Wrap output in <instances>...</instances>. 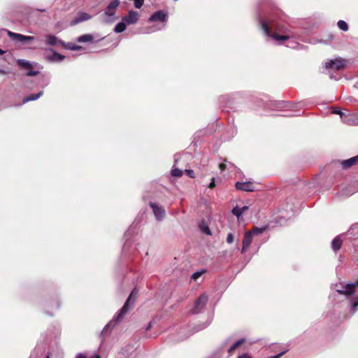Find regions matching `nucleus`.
Wrapping results in <instances>:
<instances>
[{"label":"nucleus","instance_id":"nucleus-7","mask_svg":"<svg viewBox=\"0 0 358 358\" xmlns=\"http://www.w3.org/2000/svg\"><path fill=\"white\" fill-rule=\"evenodd\" d=\"M139 18V15L136 11L129 10L126 16L122 18V20L127 24H133L137 22Z\"/></svg>","mask_w":358,"mask_h":358},{"label":"nucleus","instance_id":"nucleus-6","mask_svg":"<svg viewBox=\"0 0 358 358\" xmlns=\"http://www.w3.org/2000/svg\"><path fill=\"white\" fill-rule=\"evenodd\" d=\"M208 300V297L206 294L199 296L195 302L194 307L192 311V313L197 314L200 313L206 306Z\"/></svg>","mask_w":358,"mask_h":358},{"label":"nucleus","instance_id":"nucleus-26","mask_svg":"<svg viewBox=\"0 0 358 358\" xmlns=\"http://www.w3.org/2000/svg\"><path fill=\"white\" fill-rule=\"evenodd\" d=\"M337 25L338 27H339L340 29H341L342 31H346L348 30V24L343 21V20H339L338 22H337Z\"/></svg>","mask_w":358,"mask_h":358},{"label":"nucleus","instance_id":"nucleus-9","mask_svg":"<svg viewBox=\"0 0 358 358\" xmlns=\"http://www.w3.org/2000/svg\"><path fill=\"white\" fill-rule=\"evenodd\" d=\"M345 66V61L341 59H331L329 62H327L324 64L326 69H329L331 67L335 66L337 70H340L343 69Z\"/></svg>","mask_w":358,"mask_h":358},{"label":"nucleus","instance_id":"nucleus-33","mask_svg":"<svg viewBox=\"0 0 358 358\" xmlns=\"http://www.w3.org/2000/svg\"><path fill=\"white\" fill-rule=\"evenodd\" d=\"M234 237L232 233H229L227 236L226 241L228 244H231L234 242Z\"/></svg>","mask_w":358,"mask_h":358},{"label":"nucleus","instance_id":"nucleus-18","mask_svg":"<svg viewBox=\"0 0 358 358\" xmlns=\"http://www.w3.org/2000/svg\"><path fill=\"white\" fill-rule=\"evenodd\" d=\"M194 332L187 329V328H181L179 331V338L178 341H182L188 338L191 336Z\"/></svg>","mask_w":358,"mask_h":358},{"label":"nucleus","instance_id":"nucleus-20","mask_svg":"<svg viewBox=\"0 0 358 358\" xmlns=\"http://www.w3.org/2000/svg\"><path fill=\"white\" fill-rule=\"evenodd\" d=\"M17 63L20 67L25 69H30L33 68L32 64L29 61L25 60V59H18L17 61Z\"/></svg>","mask_w":358,"mask_h":358},{"label":"nucleus","instance_id":"nucleus-4","mask_svg":"<svg viewBox=\"0 0 358 358\" xmlns=\"http://www.w3.org/2000/svg\"><path fill=\"white\" fill-rule=\"evenodd\" d=\"M120 5V1L119 0H113L108 6L104 10V15L108 17V19L105 20L106 22H111L113 21V19L112 18L116 12V10Z\"/></svg>","mask_w":358,"mask_h":358},{"label":"nucleus","instance_id":"nucleus-30","mask_svg":"<svg viewBox=\"0 0 358 358\" xmlns=\"http://www.w3.org/2000/svg\"><path fill=\"white\" fill-rule=\"evenodd\" d=\"M64 47L66 48L72 50H80L81 48L80 46L76 45H73V44H71V43L65 44V46H64Z\"/></svg>","mask_w":358,"mask_h":358},{"label":"nucleus","instance_id":"nucleus-13","mask_svg":"<svg viewBox=\"0 0 358 358\" xmlns=\"http://www.w3.org/2000/svg\"><path fill=\"white\" fill-rule=\"evenodd\" d=\"M45 43L52 46H57L58 45H61L62 46H65V43L62 41L59 40L57 37L53 35H46L45 36Z\"/></svg>","mask_w":358,"mask_h":358},{"label":"nucleus","instance_id":"nucleus-50","mask_svg":"<svg viewBox=\"0 0 358 358\" xmlns=\"http://www.w3.org/2000/svg\"><path fill=\"white\" fill-rule=\"evenodd\" d=\"M29 358H36V357L31 356Z\"/></svg>","mask_w":358,"mask_h":358},{"label":"nucleus","instance_id":"nucleus-52","mask_svg":"<svg viewBox=\"0 0 358 358\" xmlns=\"http://www.w3.org/2000/svg\"><path fill=\"white\" fill-rule=\"evenodd\" d=\"M357 285H358V282H357Z\"/></svg>","mask_w":358,"mask_h":358},{"label":"nucleus","instance_id":"nucleus-43","mask_svg":"<svg viewBox=\"0 0 358 358\" xmlns=\"http://www.w3.org/2000/svg\"><path fill=\"white\" fill-rule=\"evenodd\" d=\"M76 358H86V356L84 354H78Z\"/></svg>","mask_w":358,"mask_h":358},{"label":"nucleus","instance_id":"nucleus-8","mask_svg":"<svg viewBox=\"0 0 358 358\" xmlns=\"http://www.w3.org/2000/svg\"><path fill=\"white\" fill-rule=\"evenodd\" d=\"M341 120L349 125H357V121L356 119V115L351 113L341 114Z\"/></svg>","mask_w":358,"mask_h":358},{"label":"nucleus","instance_id":"nucleus-39","mask_svg":"<svg viewBox=\"0 0 358 358\" xmlns=\"http://www.w3.org/2000/svg\"><path fill=\"white\" fill-rule=\"evenodd\" d=\"M215 186V179L213 178L211 182L209 184L208 187L213 189Z\"/></svg>","mask_w":358,"mask_h":358},{"label":"nucleus","instance_id":"nucleus-45","mask_svg":"<svg viewBox=\"0 0 358 358\" xmlns=\"http://www.w3.org/2000/svg\"><path fill=\"white\" fill-rule=\"evenodd\" d=\"M208 325V324H206V325H204V326H203V327H201L198 328V329L196 330V331H199V330H201V329H203L206 328ZM194 332H195V331H194Z\"/></svg>","mask_w":358,"mask_h":358},{"label":"nucleus","instance_id":"nucleus-3","mask_svg":"<svg viewBox=\"0 0 358 358\" xmlns=\"http://www.w3.org/2000/svg\"><path fill=\"white\" fill-rule=\"evenodd\" d=\"M6 32L9 38L15 43L24 44L25 43L30 42L34 40V36H24L20 34L14 33L9 30H6Z\"/></svg>","mask_w":358,"mask_h":358},{"label":"nucleus","instance_id":"nucleus-25","mask_svg":"<svg viewBox=\"0 0 358 358\" xmlns=\"http://www.w3.org/2000/svg\"><path fill=\"white\" fill-rule=\"evenodd\" d=\"M219 168L220 169V171H224L225 169H231V168H233V164L230 162H228L226 159L224 160V162L223 163H220L219 164Z\"/></svg>","mask_w":358,"mask_h":358},{"label":"nucleus","instance_id":"nucleus-47","mask_svg":"<svg viewBox=\"0 0 358 358\" xmlns=\"http://www.w3.org/2000/svg\"><path fill=\"white\" fill-rule=\"evenodd\" d=\"M40 12H45V9H38Z\"/></svg>","mask_w":358,"mask_h":358},{"label":"nucleus","instance_id":"nucleus-48","mask_svg":"<svg viewBox=\"0 0 358 358\" xmlns=\"http://www.w3.org/2000/svg\"><path fill=\"white\" fill-rule=\"evenodd\" d=\"M355 115H356V119H357V125H358V113H355Z\"/></svg>","mask_w":358,"mask_h":358},{"label":"nucleus","instance_id":"nucleus-14","mask_svg":"<svg viewBox=\"0 0 358 358\" xmlns=\"http://www.w3.org/2000/svg\"><path fill=\"white\" fill-rule=\"evenodd\" d=\"M356 287V284L355 283H348L346 285H345L343 289H337L336 291L342 294H345L347 296L351 295L355 292V288Z\"/></svg>","mask_w":358,"mask_h":358},{"label":"nucleus","instance_id":"nucleus-37","mask_svg":"<svg viewBox=\"0 0 358 358\" xmlns=\"http://www.w3.org/2000/svg\"><path fill=\"white\" fill-rule=\"evenodd\" d=\"M237 358H252V356L248 353H244L240 356H238Z\"/></svg>","mask_w":358,"mask_h":358},{"label":"nucleus","instance_id":"nucleus-32","mask_svg":"<svg viewBox=\"0 0 358 358\" xmlns=\"http://www.w3.org/2000/svg\"><path fill=\"white\" fill-rule=\"evenodd\" d=\"M232 213L238 218L242 215L241 208L236 206L232 209Z\"/></svg>","mask_w":358,"mask_h":358},{"label":"nucleus","instance_id":"nucleus-15","mask_svg":"<svg viewBox=\"0 0 358 358\" xmlns=\"http://www.w3.org/2000/svg\"><path fill=\"white\" fill-rule=\"evenodd\" d=\"M357 163H358V155L351 157L348 159L341 161V165L343 169H348Z\"/></svg>","mask_w":358,"mask_h":358},{"label":"nucleus","instance_id":"nucleus-10","mask_svg":"<svg viewBox=\"0 0 358 358\" xmlns=\"http://www.w3.org/2000/svg\"><path fill=\"white\" fill-rule=\"evenodd\" d=\"M149 20L150 22L159 21L165 23L167 20V15L163 10H159L152 14Z\"/></svg>","mask_w":358,"mask_h":358},{"label":"nucleus","instance_id":"nucleus-24","mask_svg":"<svg viewBox=\"0 0 358 358\" xmlns=\"http://www.w3.org/2000/svg\"><path fill=\"white\" fill-rule=\"evenodd\" d=\"M245 340L244 338H241L237 341H236L229 349L228 352L229 354L233 353V352L235 351V350L240 346L241 344L245 343Z\"/></svg>","mask_w":358,"mask_h":358},{"label":"nucleus","instance_id":"nucleus-51","mask_svg":"<svg viewBox=\"0 0 358 358\" xmlns=\"http://www.w3.org/2000/svg\"><path fill=\"white\" fill-rule=\"evenodd\" d=\"M46 358H48V357H47Z\"/></svg>","mask_w":358,"mask_h":358},{"label":"nucleus","instance_id":"nucleus-16","mask_svg":"<svg viewBox=\"0 0 358 358\" xmlns=\"http://www.w3.org/2000/svg\"><path fill=\"white\" fill-rule=\"evenodd\" d=\"M343 243V241L341 239V236H337L335 238L333 239L331 242V248L334 252H336L340 250Z\"/></svg>","mask_w":358,"mask_h":358},{"label":"nucleus","instance_id":"nucleus-38","mask_svg":"<svg viewBox=\"0 0 358 358\" xmlns=\"http://www.w3.org/2000/svg\"><path fill=\"white\" fill-rule=\"evenodd\" d=\"M334 114H338L341 116V114H344L345 113L342 112L341 110L338 109H334L332 112Z\"/></svg>","mask_w":358,"mask_h":358},{"label":"nucleus","instance_id":"nucleus-31","mask_svg":"<svg viewBox=\"0 0 358 358\" xmlns=\"http://www.w3.org/2000/svg\"><path fill=\"white\" fill-rule=\"evenodd\" d=\"M182 174V171L179 169H173L171 170V175L175 177H180Z\"/></svg>","mask_w":358,"mask_h":358},{"label":"nucleus","instance_id":"nucleus-46","mask_svg":"<svg viewBox=\"0 0 358 358\" xmlns=\"http://www.w3.org/2000/svg\"><path fill=\"white\" fill-rule=\"evenodd\" d=\"M91 358H100L99 356L95 355L94 356H92Z\"/></svg>","mask_w":358,"mask_h":358},{"label":"nucleus","instance_id":"nucleus-12","mask_svg":"<svg viewBox=\"0 0 358 358\" xmlns=\"http://www.w3.org/2000/svg\"><path fill=\"white\" fill-rule=\"evenodd\" d=\"M236 187L238 190L245 192H253L255 191V187L251 182H237L236 183Z\"/></svg>","mask_w":358,"mask_h":358},{"label":"nucleus","instance_id":"nucleus-41","mask_svg":"<svg viewBox=\"0 0 358 358\" xmlns=\"http://www.w3.org/2000/svg\"><path fill=\"white\" fill-rule=\"evenodd\" d=\"M154 323V321H151L149 322V324H148V327L146 328L147 330H149L151 329V327H152V324Z\"/></svg>","mask_w":358,"mask_h":358},{"label":"nucleus","instance_id":"nucleus-1","mask_svg":"<svg viewBox=\"0 0 358 358\" xmlns=\"http://www.w3.org/2000/svg\"><path fill=\"white\" fill-rule=\"evenodd\" d=\"M259 23L264 34L275 41H286L295 36L289 29L273 20H260Z\"/></svg>","mask_w":358,"mask_h":358},{"label":"nucleus","instance_id":"nucleus-29","mask_svg":"<svg viewBox=\"0 0 358 358\" xmlns=\"http://www.w3.org/2000/svg\"><path fill=\"white\" fill-rule=\"evenodd\" d=\"M205 273V271L204 270H201V271H198L195 273H194L192 276H191V278L192 280H197L199 277H201L203 273Z\"/></svg>","mask_w":358,"mask_h":358},{"label":"nucleus","instance_id":"nucleus-22","mask_svg":"<svg viewBox=\"0 0 358 358\" xmlns=\"http://www.w3.org/2000/svg\"><path fill=\"white\" fill-rule=\"evenodd\" d=\"M64 57V55L54 51L52 55L50 57V59L52 62H62Z\"/></svg>","mask_w":358,"mask_h":358},{"label":"nucleus","instance_id":"nucleus-27","mask_svg":"<svg viewBox=\"0 0 358 358\" xmlns=\"http://www.w3.org/2000/svg\"><path fill=\"white\" fill-rule=\"evenodd\" d=\"M266 228V227H260V228L255 227L252 230L249 231V232H252V235L261 234H262L265 231Z\"/></svg>","mask_w":358,"mask_h":358},{"label":"nucleus","instance_id":"nucleus-11","mask_svg":"<svg viewBox=\"0 0 358 358\" xmlns=\"http://www.w3.org/2000/svg\"><path fill=\"white\" fill-rule=\"evenodd\" d=\"M252 232L247 231L243 237V247L241 250V253H245L248 249L249 248L250 245H251L252 242Z\"/></svg>","mask_w":358,"mask_h":358},{"label":"nucleus","instance_id":"nucleus-36","mask_svg":"<svg viewBox=\"0 0 358 358\" xmlns=\"http://www.w3.org/2000/svg\"><path fill=\"white\" fill-rule=\"evenodd\" d=\"M186 172L187 173V175L192 178H194V171L192 170H186Z\"/></svg>","mask_w":358,"mask_h":358},{"label":"nucleus","instance_id":"nucleus-49","mask_svg":"<svg viewBox=\"0 0 358 358\" xmlns=\"http://www.w3.org/2000/svg\"><path fill=\"white\" fill-rule=\"evenodd\" d=\"M4 52V51L1 49H0V54L2 55Z\"/></svg>","mask_w":358,"mask_h":358},{"label":"nucleus","instance_id":"nucleus-34","mask_svg":"<svg viewBox=\"0 0 358 358\" xmlns=\"http://www.w3.org/2000/svg\"><path fill=\"white\" fill-rule=\"evenodd\" d=\"M38 73V71H34L31 69H28V71L25 73L27 76H35Z\"/></svg>","mask_w":358,"mask_h":358},{"label":"nucleus","instance_id":"nucleus-5","mask_svg":"<svg viewBox=\"0 0 358 358\" xmlns=\"http://www.w3.org/2000/svg\"><path fill=\"white\" fill-rule=\"evenodd\" d=\"M150 206L152 210L155 219L157 221H162L166 215V211L164 207L157 203L150 202Z\"/></svg>","mask_w":358,"mask_h":358},{"label":"nucleus","instance_id":"nucleus-23","mask_svg":"<svg viewBox=\"0 0 358 358\" xmlns=\"http://www.w3.org/2000/svg\"><path fill=\"white\" fill-rule=\"evenodd\" d=\"M126 29V23L125 22H124L123 20H122V22L117 23L115 28H114V31L116 32V33H121L122 31H124Z\"/></svg>","mask_w":358,"mask_h":358},{"label":"nucleus","instance_id":"nucleus-17","mask_svg":"<svg viewBox=\"0 0 358 358\" xmlns=\"http://www.w3.org/2000/svg\"><path fill=\"white\" fill-rule=\"evenodd\" d=\"M43 94V91H40L36 94H32L29 95L28 96L24 98L22 103H26L29 101H35L39 99Z\"/></svg>","mask_w":358,"mask_h":358},{"label":"nucleus","instance_id":"nucleus-40","mask_svg":"<svg viewBox=\"0 0 358 358\" xmlns=\"http://www.w3.org/2000/svg\"><path fill=\"white\" fill-rule=\"evenodd\" d=\"M241 209L242 214H243L248 209V206H244L241 207Z\"/></svg>","mask_w":358,"mask_h":358},{"label":"nucleus","instance_id":"nucleus-44","mask_svg":"<svg viewBox=\"0 0 358 358\" xmlns=\"http://www.w3.org/2000/svg\"><path fill=\"white\" fill-rule=\"evenodd\" d=\"M282 354H283V352L280 353V354H278V355H277L275 356L269 357L268 358H279L280 356H282Z\"/></svg>","mask_w":358,"mask_h":358},{"label":"nucleus","instance_id":"nucleus-21","mask_svg":"<svg viewBox=\"0 0 358 358\" xmlns=\"http://www.w3.org/2000/svg\"><path fill=\"white\" fill-rule=\"evenodd\" d=\"M93 40V36L91 34H84L82 36H80L77 41L79 43H86V42H91Z\"/></svg>","mask_w":358,"mask_h":358},{"label":"nucleus","instance_id":"nucleus-2","mask_svg":"<svg viewBox=\"0 0 358 358\" xmlns=\"http://www.w3.org/2000/svg\"><path fill=\"white\" fill-rule=\"evenodd\" d=\"M137 294H138V291L134 289L130 294L129 296L127 299V301L124 303L122 308L114 317L113 320L108 322V324L105 327L103 331H106L108 329L113 327L117 322H118L119 321H120L122 320L123 315H125L128 312L129 306L130 304V302H131L133 296L134 297V299L132 301L131 305L134 304L135 299H136V296L137 295Z\"/></svg>","mask_w":358,"mask_h":358},{"label":"nucleus","instance_id":"nucleus-28","mask_svg":"<svg viewBox=\"0 0 358 358\" xmlns=\"http://www.w3.org/2000/svg\"><path fill=\"white\" fill-rule=\"evenodd\" d=\"M164 27H165V24H164L162 25V27H160V28H157V27H150V28L147 29L145 31H143V34H150V33H152V32H155V31H157V30L161 29L162 28H164Z\"/></svg>","mask_w":358,"mask_h":358},{"label":"nucleus","instance_id":"nucleus-19","mask_svg":"<svg viewBox=\"0 0 358 358\" xmlns=\"http://www.w3.org/2000/svg\"><path fill=\"white\" fill-rule=\"evenodd\" d=\"M92 18V16L86 13H80L78 17L73 20L74 24L86 21Z\"/></svg>","mask_w":358,"mask_h":358},{"label":"nucleus","instance_id":"nucleus-35","mask_svg":"<svg viewBox=\"0 0 358 358\" xmlns=\"http://www.w3.org/2000/svg\"><path fill=\"white\" fill-rule=\"evenodd\" d=\"M134 6L136 8H141L144 3V0H134Z\"/></svg>","mask_w":358,"mask_h":358},{"label":"nucleus","instance_id":"nucleus-42","mask_svg":"<svg viewBox=\"0 0 358 358\" xmlns=\"http://www.w3.org/2000/svg\"><path fill=\"white\" fill-rule=\"evenodd\" d=\"M204 232L206 234H210V230L209 229V228L208 227H206V229H204Z\"/></svg>","mask_w":358,"mask_h":358}]
</instances>
